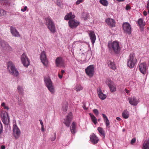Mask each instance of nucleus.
Masks as SVG:
<instances>
[{
  "label": "nucleus",
  "instance_id": "1",
  "mask_svg": "<svg viewBox=\"0 0 149 149\" xmlns=\"http://www.w3.org/2000/svg\"><path fill=\"white\" fill-rule=\"evenodd\" d=\"M108 47L110 50L116 54H119L121 50L120 45L119 42L116 41L109 42Z\"/></svg>",
  "mask_w": 149,
  "mask_h": 149
},
{
  "label": "nucleus",
  "instance_id": "2",
  "mask_svg": "<svg viewBox=\"0 0 149 149\" xmlns=\"http://www.w3.org/2000/svg\"><path fill=\"white\" fill-rule=\"evenodd\" d=\"M137 63V59L134 53H131L129 56L127 62V66L130 68H133Z\"/></svg>",
  "mask_w": 149,
  "mask_h": 149
},
{
  "label": "nucleus",
  "instance_id": "3",
  "mask_svg": "<svg viewBox=\"0 0 149 149\" xmlns=\"http://www.w3.org/2000/svg\"><path fill=\"white\" fill-rule=\"evenodd\" d=\"M45 24L48 29L52 33H54L56 31L55 25L52 19L50 17H46L45 19Z\"/></svg>",
  "mask_w": 149,
  "mask_h": 149
},
{
  "label": "nucleus",
  "instance_id": "4",
  "mask_svg": "<svg viewBox=\"0 0 149 149\" xmlns=\"http://www.w3.org/2000/svg\"><path fill=\"white\" fill-rule=\"evenodd\" d=\"M7 68L9 73L15 76H17L19 73L15 68L14 64L11 61L8 62L7 64Z\"/></svg>",
  "mask_w": 149,
  "mask_h": 149
},
{
  "label": "nucleus",
  "instance_id": "5",
  "mask_svg": "<svg viewBox=\"0 0 149 149\" xmlns=\"http://www.w3.org/2000/svg\"><path fill=\"white\" fill-rule=\"evenodd\" d=\"M44 81L48 90L52 93L54 92V89L52 83L51 79L48 77L44 78Z\"/></svg>",
  "mask_w": 149,
  "mask_h": 149
},
{
  "label": "nucleus",
  "instance_id": "6",
  "mask_svg": "<svg viewBox=\"0 0 149 149\" xmlns=\"http://www.w3.org/2000/svg\"><path fill=\"white\" fill-rule=\"evenodd\" d=\"M123 28L124 32L128 34H130L131 33V26L128 22L124 23L123 24Z\"/></svg>",
  "mask_w": 149,
  "mask_h": 149
},
{
  "label": "nucleus",
  "instance_id": "7",
  "mask_svg": "<svg viewBox=\"0 0 149 149\" xmlns=\"http://www.w3.org/2000/svg\"><path fill=\"white\" fill-rule=\"evenodd\" d=\"M40 57L41 62L45 66H47L48 65V62L46 53L45 51H43L41 53Z\"/></svg>",
  "mask_w": 149,
  "mask_h": 149
},
{
  "label": "nucleus",
  "instance_id": "8",
  "mask_svg": "<svg viewBox=\"0 0 149 149\" xmlns=\"http://www.w3.org/2000/svg\"><path fill=\"white\" fill-rule=\"evenodd\" d=\"M106 83L108 86L111 92H113L116 90V86L113 82L110 79H107Z\"/></svg>",
  "mask_w": 149,
  "mask_h": 149
},
{
  "label": "nucleus",
  "instance_id": "9",
  "mask_svg": "<svg viewBox=\"0 0 149 149\" xmlns=\"http://www.w3.org/2000/svg\"><path fill=\"white\" fill-rule=\"evenodd\" d=\"M85 72L88 76L91 77L93 75L94 67L93 65H90L85 69Z\"/></svg>",
  "mask_w": 149,
  "mask_h": 149
},
{
  "label": "nucleus",
  "instance_id": "10",
  "mask_svg": "<svg viewBox=\"0 0 149 149\" xmlns=\"http://www.w3.org/2000/svg\"><path fill=\"white\" fill-rule=\"evenodd\" d=\"M13 134L16 139L18 138L20 136V131L16 125H13Z\"/></svg>",
  "mask_w": 149,
  "mask_h": 149
},
{
  "label": "nucleus",
  "instance_id": "11",
  "mask_svg": "<svg viewBox=\"0 0 149 149\" xmlns=\"http://www.w3.org/2000/svg\"><path fill=\"white\" fill-rule=\"evenodd\" d=\"M21 59L23 65L27 67L29 65V62L28 57L25 54H23L21 56Z\"/></svg>",
  "mask_w": 149,
  "mask_h": 149
},
{
  "label": "nucleus",
  "instance_id": "12",
  "mask_svg": "<svg viewBox=\"0 0 149 149\" xmlns=\"http://www.w3.org/2000/svg\"><path fill=\"white\" fill-rule=\"evenodd\" d=\"M79 22L74 19L69 20L68 22L69 26L72 29L76 28L79 24Z\"/></svg>",
  "mask_w": 149,
  "mask_h": 149
},
{
  "label": "nucleus",
  "instance_id": "13",
  "mask_svg": "<svg viewBox=\"0 0 149 149\" xmlns=\"http://www.w3.org/2000/svg\"><path fill=\"white\" fill-rule=\"evenodd\" d=\"M139 70L140 72L143 74H146L147 71L146 64L145 63H143L139 64Z\"/></svg>",
  "mask_w": 149,
  "mask_h": 149
},
{
  "label": "nucleus",
  "instance_id": "14",
  "mask_svg": "<svg viewBox=\"0 0 149 149\" xmlns=\"http://www.w3.org/2000/svg\"><path fill=\"white\" fill-rule=\"evenodd\" d=\"M72 118V113L70 112L68 114V115L67 116L66 119H64L63 123L67 127H69Z\"/></svg>",
  "mask_w": 149,
  "mask_h": 149
},
{
  "label": "nucleus",
  "instance_id": "15",
  "mask_svg": "<svg viewBox=\"0 0 149 149\" xmlns=\"http://www.w3.org/2000/svg\"><path fill=\"white\" fill-rule=\"evenodd\" d=\"M0 115L3 123L5 125H7L8 124V122L7 119V117H8L7 113L5 111L2 112Z\"/></svg>",
  "mask_w": 149,
  "mask_h": 149
},
{
  "label": "nucleus",
  "instance_id": "16",
  "mask_svg": "<svg viewBox=\"0 0 149 149\" xmlns=\"http://www.w3.org/2000/svg\"><path fill=\"white\" fill-rule=\"evenodd\" d=\"M105 22L107 25L111 27H113L115 26L116 22L113 19L108 18L105 20Z\"/></svg>",
  "mask_w": 149,
  "mask_h": 149
},
{
  "label": "nucleus",
  "instance_id": "17",
  "mask_svg": "<svg viewBox=\"0 0 149 149\" xmlns=\"http://www.w3.org/2000/svg\"><path fill=\"white\" fill-rule=\"evenodd\" d=\"M97 93L99 97L102 100H103L106 98V95L103 93L100 87H98L97 88Z\"/></svg>",
  "mask_w": 149,
  "mask_h": 149
},
{
  "label": "nucleus",
  "instance_id": "18",
  "mask_svg": "<svg viewBox=\"0 0 149 149\" xmlns=\"http://www.w3.org/2000/svg\"><path fill=\"white\" fill-rule=\"evenodd\" d=\"M129 103L133 106H136L138 104L139 101L136 98L134 97H129L128 99Z\"/></svg>",
  "mask_w": 149,
  "mask_h": 149
},
{
  "label": "nucleus",
  "instance_id": "19",
  "mask_svg": "<svg viewBox=\"0 0 149 149\" xmlns=\"http://www.w3.org/2000/svg\"><path fill=\"white\" fill-rule=\"evenodd\" d=\"M89 35L92 44L93 45L95 42L96 37L94 31H89Z\"/></svg>",
  "mask_w": 149,
  "mask_h": 149
},
{
  "label": "nucleus",
  "instance_id": "20",
  "mask_svg": "<svg viewBox=\"0 0 149 149\" xmlns=\"http://www.w3.org/2000/svg\"><path fill=\"white\" fill-rule=\"evenodd\" d=\"M63 61L61 57H58L56 58L55 61V63L57 67H59L63 64Z\"/></svg>",
  "mask_w": 149,
  "mask_h": 149
},
{
  "label": "nucleus",
  "instance_id": "21",
  "mask_svg": "<svg viewBox=\"0 0 149 149\" xmlns=\"http://www.w3.org/2000/svg\"><path fill=\"white\" fill-rule=\"evenodd\" d=\"M90 141L94 144L97 143L99 141V139L96 135L94 134H93L90 136Z\"/></svg>",
  "mask_w": 149,
  "mask_h": 149
},
{
  "label": "nucleus",
  "instance_id": "22",
  "mask_svg": "<svg viewBox=\"0 0 149 149\" xmlns=\"http://www.w3.org/2000/svg\"><path fill=\"white\" fill-rule=\"evenodd\" d=\"M10 31L12 35L15 37H20V35L16 29L13 27H11Z\"/></svg>",
  "mask_w": 149,
  "mask_h": 149
},
{
  "label": "nucleus",
  "instance_id": "23",
  "mask_svg": "<svg viewBox=\"0 0 149 149\" xmlns=\"http://www.w3.org/2000/svg\"><path fill=\"white\" fill-rule=\"evenodd\" d=\"M75 17V16L74 14H72L71 12L67 14L65 16L64 19L66 20L70 19H73Z\"/></svg>",
  "mask_w": 149,
  "mask_h": 149
},
{
  "label": "nucleus",
  "instance_id": "24",
  "mask_svg": "<svg viewBox=\"0 0 149 149\" xmlns=\"http://www.w3.org/2000/svg\"><path fill=\"white\" fill-rule=\"evenodd\" d=\"M102 116L104 119L106 126L108 127L109 128L110 127V123L109 120L105 114H102Z\"/></svg>",
  "mask_w": 149,
  "mask_h": 149
},
{
  "label": "nucleus",
  "instance_id": "25",
  "mask_svg": "<svg viewBox=\"0 0 149 149\" xmlns=\"http://www.w3.org/2000/svg\"><path fill=\"white\" fill-rule=\"evenodd\" d=\"M142 149H149V140L145 141L143 145Z\"/></svg>",
  "mask_w": 149,
  "mask_h": 149
},
{
  "label": "nucleus",
  "instance_id": "26",
  "mask_svg": "<svg viewBox=\"0 0 149 149\" xmlns=\"http://www.w3.org/2000/svg\"><path fill=\"white\" fill-rule=\"evenodd\" d=\"M70 131L73 134H74L76 132L75 123L74 122H73L72 124Z\"/></svg>",
  "mask_w": 149,
  "mask_h": 149
},
{
  "label": "nucleus",
  "instance_id": "27",
  "mask_svg": "<svg viewBox=\"0 0 149 149\" xmlns=\"http://www.w3.org/2000/svg\"><path fill=\"white\" fill-rule=\"evenodd\" d=\"M122 116L123 118L125 119H127L129 117L128 111L127 110H124L122 113Z\"/></svg>",
  "mask_w": 149,
  "mask_h": 149
},
{
  "label": "nucleus",
  "instance_id": "28",
  "mask_svg": "<svg viewBox=\"0 0 149 149\" xmlns=\"http://www.w3.org/2000/svg\"><path fill=\"white\" fill-rule=\"evenodd\" d=\"M97 130L100 134V135H102L104 137L105 136V132L103 129L101 127H98L97 129Z\"/></svg>",
  "mask_w": 149,
  "mask_h": 149
},
{
  "label": "nucleus",
  "instance_id": "29",
  "mask_svg": "<svg viewBox=\"0 0 149 149\" xmlns=\"http://www.w3.org/2000/svg\"><path fill=\"white\" fill-rule=\"evenodd\" d=\"M89 114L90 116L92 122L95 124H96L97 123V119L91 113H89Z\"/></svg>",
  "mask_w": 149,
  "mask_h": 149
},
{
  "label": "nucleus",
  "instance_id": "30",
  "mask_svg": "<svg viewBox=\"0 0 149 149\" xmlns=\"http://www.w3.org/2000/svg\"><path fill=\"white\" fill-rule=\"evenodd\" d=\"M109 66L113 70H115L116 69V66L114 63L110 61H109L108 63Z\"/></svg>",
  "mask_w": 149,
  "mask_h": 149
},
{
  "label": "nucleus",
  "instance_id": "31",
  "mask_svg": "<svg viewBox=\"0 0 149 149\" xmlns=\"http://www.w3.org/2000/svg\"><path fill=\"white\" fill-rule=\"evenodd\" d=\"M17 89L18 92L19 94L23 95L24 93V89L22 87L20 86H18L17 87Z\"/></svg>",
  "mask_w": 149,
  "mask_h": 149
},
{
  "label": "nucleus",
  "instance_id": "32",
  "mask_svg": "<svg viewBox=\"0 0 149 149\" xmlns=\"http://www.w3.org/2000/svg\"><path fill=\"white\" fill-rule=\"evenodd\" d=\"M138 23L140 27L144 26L145 25V22H143V21L141 18H140L138 20Z\"/></svg>",
  "mask_w": 149,
  "mask_h": 149
},
{
  "label": "nucleus",
  "instance_id": "33",
  "mask_svg": "<svg viewBox=\"0 0 149 149\" xmlns=\"http://www.w3.org/2000/svg\"><path fill=\"white\" fill-rule=\"evenodd\" d=\"M83 87L80 84H77L75 86V90L77 92L83 89Z\"/></svg>",
  "mask_w": 149,
  "mask_h": 149
},
{
  "label": "nucleus",
  "instance_id": "34",
  "mask_svg": "<svg viewBox=\"0 0 149 149\" xmlns=\"http://www.w3.org/2000/svg\"><path fill=\"white\" fill-rule=\"evenodd\" d=\"M100 3L104 6H107L108 4V2L106 0H100Z\"/></svg>",
  "mask_w": 149,
  "mask_h": 149
},
{
  "label": "nucleus",
  "instance_id": "35",
  "mask_svg": "<svg viewBox=\"0 0 149 149\" xmlns=\"http://www.w3.org/2000/svg\"><path fill=\"white\" fill-rule=\"evenodd\" d=\"M67 109L68 104L67 102H65V104H63L62 107V109L65 112L67 111Z\"/></svg>",
  "mask_w": 149,
  "mask_h": 149
},
{
  "label": "nucleus",
  "instance_id": "36",
  "mask_svg": "<svg viewBox=\"0 0 149 149\" xmlns=\"http://www.w3.org/2000/svg\"><path fill=\"white\" fill-rule=\"evenodd\" d=\"M6 14V12L2 9H0V15H4Z\"/></svg>",
  "mask_w": 149,
  "mask_h": 149
},
{
  "label": "nucleus",
  "instance_id": "37",
  "mask_svg": "<svg viewBox=\"0 0 149 149\" xmlns=\"http://www.w3.org/2000/svg\"><path fill=\"white\" fill-rule=\"evenodd\" d=\"M1 106L4 108V109H6L8 110L9 109V108L8 106H6V104L5 103L3 102L1 104Z\"/></svg>",
  "mask_w": 149,
  "mask_h": 149
},
{
  "label": "nucleus",
  "instance_id": "38",
  "mask_svg": "<svg viewBox=\"0 0 149 149\" xmlns=\"http://www.w3.org/2000/svg\"><path fill=\"white\" fill-rule=\"evenodd\" d=\"M93 113L96 116H97L99 114V111L96 109H94L93 110Z\"/></svg>",
  "mask_w": 149,
  "mask_h": 149
},
{
  "label": "nucleus",
  "instance_id": "39",
  "mask_svg": "<svg viewBox=\"0 0 149 149\" xmlns=\"http://www.w3.org/2000/svg\"><path fill=\"white\" fill-rule=\"evenodd\" d=\"M54 137H53L51 138V141H54L56 139V133H54Z\"/></svg>",
  "mask_w": 149,
  "mask_h": 149
},
{
  "label": "nucleus",
  "instance_id": "40",
  "mask_svg": "<svg viewBox=\"0 0 149 149\" xmlns=\"http://www.w3.org/2000/svg\"><path fill=\"white\" fill-rule=\"evenodd\" d=\"M136 141V139L135 138H133L131 141V143L132 144H133L134 143H135Z\"/></svg>",
  "mask_w": 149,
  "mask_h": 149
},
{
  "label": "nucleus",
  "instance_id": "41",
  "mask_svg": "<svg viewBox=\"0 0 149 149\" xmlns=\"http://www.w3.org/2000/svg\"><path fill=\"white\" fill-rule=\"evenodd\" d=\"M83 0H78L76 2V4L77 5L79 4L80 3L82 2Z\"/></svg>",
  "mask_w": 149,
  "mask_h": 149
},
{
  "label": "nucleus",
  "instance_id": "42",
  "mask_svg": "<svg viewBox=\"0 0 149 149\" xmlns=\"http://www.w3.org/2000/svg\"><path fill=\"white\" fill-rule=\"evenodd\" d=\"M2 125L1 122H0V134L2 132Z\"/></svg>",
  "mask_w": 149,
  "mask_h": 149
},
{
  "label": "nucleus",
  "instance_id": "43",
  "mask_svg": "<svg viewBox=\"0 0 149 149\" xmlns=\"http://www.w3.org/2000/svg\"><path fill=\"white\" fill-rule=\"evenodd\" d=\"M27 8V7L26 6H25L24 7V8L21 9V10L22 11L24 12L26 10Z\"/></svg>",
  "mask_w": 149,
  "mask_h": 149
},
{
  "label": "nucleus",
  "instance_id": "44",
  "mask_svg": "<svg viewBox=\"0 0 149 149\" xmlns=\"http://www.w3.org/2000/svg\"><path fill=\"white\" fill-rule=\"evenodd\" d=\"M131 9L129 5H127L126 7V9L127 10H129Z\"/></svg>",
  "mask_w": 149,
  "mask_h": 149
},
{
  "label": "nucleus",
  "instance_id": "45",
  "mask_svg": "<svg viewBox=\"0 0 149 149\" xmlns=\"http://www.w3.org/2000/svg\"><path fill=\"white\" fill-rule=\"evenodd\" d=\"M41 130L42 132H44L45 131V129L44 128V125H41Z\"/></svg>",
  "mask_w": 149,
  "mask_h": 149
},
{
  "label": "nucleus",
  "instance_id": "46",
  "mask_svg": "<svg viewBox=\"0 0 149 149\" xmlns=\"http://www.w3.org/2000/svg\"><path fill=\"white\" fill-rule=\"evenodd\" d=\"M143 14L144 16H146L147 15V11L145 10L143 12Z\"/></svg>",
  "mask_w": 149,
  "mask_h": 149
},
{
  "label": "nucleus",
  "instance_id": "47",
  "mask_svg": "<svg viewBox=\"0 0 149 149\" xmlns=\"http://www.w3.org/2000/svg\"><path fill=\"white\" fill-rule=\"evenodd\" d=\"M58 76L60 79H61L62 78V74H58Z\"/></svg>",
  "mask_w": 149,
  "mask_h": 149
},
{
  "label": "nucleus",
  "instance_id": "48",
  "mask_svg": "<svg viewBox=\"0 0 149 149\" xmlns=\"http://www.w3.org/2000/svg\"><path fill=\"white\" fill-rule=\"evenodd\" d=\"M39 121L40 122V124L41 125H43V123L42 120H40Z\"/></svg>",
  "mask_w": 149,
  "mask_h": 149
},
{
  "label": "nucleus",
  "instance_id": "49",
  "mask_svg": "<svg viewBox=\"0 0 149 149\" xmlns=\"http://www.w3.org/2000/svg\"><path fill=\"white\" fill-rule=\"evenodd\" d=\"M1 149H5V147L4 146L2 145L1 146Z\"/></svg>",
  "mask_w": 149,
  "mask_h": 149
},
{
  "label": "nucleus",
  "instance_id": "50",
  "mask_svg": "<svg viewBox=\"0 0 149 149\" xmlns=\"http://www.w3.org/2000/svg\"><path fill=\"white\" fill-rule=\"evenodd\" d=\"M125 92H126L127 93H129V92H130V91H129V90H127V89H125Z\"/></svg>",
  "mask_w": 149,
  "mask_h": 149
},
{
  "label": "nucleus",
  "instance_id": "51",
  "mask_svg": "<svg viewBox=\"0 0 149 149\" xmlns=\"http://www.w3.org/2000/svg\"><path fill=\"white\" fill-rule=\"evenodd\" d=\"M147 9L149 8V0L148 1L147 3Z\"/></svg>",
  "mask_w": 149,
  "mask_h": 149
},
{
  "label": "nucleus",
  "instance_id": "52",
  "mask_svg": "<svg viewBox=\"0 0 149 149\" xmlns=\"http://www.w3.org/2000/svg\"><path fill=\"white\" fill-rule=\"evenodd\" d=\"M116 119L118 121H120L121 120L120 118L119 117H117Z\"/></svg>",
  "mask_w": 149,
  "mask_h": 149
},
{
  "label": "nucleus",
  "instance_id": "53",
  "mask_svg": "<svg viewBox=\"0 0 149 149\" xmlns=\"http://www.w3.org/2000/svg\"><path fill=\"white\" fill-rule=\"evenodd\" d=\"M61 73L63 75V74L65 72V71L63 70H61Z\"/></svg>",
  "mask_w": 149,
  "mask_h": 149
},
{
  "label": "nucleus",
  "instance_id": "54",
  "mask_svg": "<svg viewBox=\"0 0 149 149\" xmlns=\"http://www.w3.org/2000/svg\"><path fill=\"white\" fill-rule=\"evenodd\" d=\"M7 0H0V1H3L5 2V1H7Z\"/></svg>",
  "mask_w": 149,
  "mask_h": 149
}]
</instances>
